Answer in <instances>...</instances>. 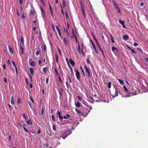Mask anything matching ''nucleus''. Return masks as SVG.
I'll return each instance as SVG.
<instances>
[{"instance_id": "61", "label": "nucleus", "mask_w": 148, "mask_h": 148, "mask_svg": "<svg viewBox=\"0 0 148 148\" xmlns=\"http://www.w3.org/2000/svg\"><path fill=\"white\" fill-rule=\"evenodd\" d=\"M25 80L26 84L27 85H28V80L27 79V78H25Z\"/></svg>"}, {"instance_id": "11", "label": "nucleus", "mask_w": 148, "mask_h": 148, "mask_svg": "<svg viewBox=\"0 0 148 148\" xmlns=\"http://www.w3.org/2000/svg\"><path fill=\"white\" fill-rule=\"evenodd\" d=\"M75 111L77 112L78 114L80 115H82L83 116L84 114L82 112L80 111L79 110H77V109H75Z\"/></svg>"}, {"instance_id": "37", "label": "nucleus", "mask_w": 148, "mask_h": 148, "mask_svg": "<svg viewBox=\"0 0 148 148\" xmlns=\"http://www.w3.org/2000/svg\"><path fill=\"white\" fill-rule=\"evenodd\" d=\"M47 68L46 67H44L43 68V71L44 73H45L46 72Z\"/></svg>"}, {"instance_id": "53", "label": "nucleus", "mask_w": 148, "mask_h": 148, "mask_svg": "<svg viewBox=\"0 0 148 148\" xmlns=\"http://www.w3.org/2000/svg\"><path fill=\"white\" fill-rule=\"evenodd\" d=\"M137 49L138 50L140 51V52H142V53L143 52V50L142 49H140V48H137Z\"/></svg>"}, {"instance_id": "48", "label": "nucleus", "mask_w": 148, "mask_h": 148, "mask_svg": "<svg viewBox=\"0 0 148 148\" xmlns=\"http://www.w3.org/2000/svg\"><path fill=\"white\" fill-rule=\"evenodd\" d=\"M4 81L6 83H7V79L6 78L4 77L3 78Z\"/></svg>"}, {"instance_id": "56", "label": "nucleus", "mask_w": 148, "mask_h": 148, "mask_svg": "<svg viewBox=\"0 0 148 148\" xmlns=\"http://www.w3.org/2000/svg\"><path fill=\"white\" fill-rule=\"evenodd\" d=\"M41 114L42 115H43L44 114V112H43V108H42V110H41Z\"/></svg>"}, {"instance_id": "59", "label": "nucleus", "mask_w": 148, "mask_h": 148, "mask_svg": "<svg viewBox=\"0 0 148 148\" xmlns=\"http://www.w3.org/2000/svg\"><path fill=\"white\" fill-rule=\"evenodd\" d=\"M50 12H51V15L52 16V17H53V12L52 10L50 11Z\"/></svg>"}, {"instance_id": "14", "label": "nucleus", "mask_w": 148, "mask_h": 148, "mask_svg": "<svg viewBox=\"0 0 148 148\" xmlns=\"http://www.w3.org/2000/svg\"><path fill=\"white\" fill-rule=\"evenodd\" d=\"M110 36L111 38V39L112 41V43H114V40L113 38V36H112V35L111 34H110Z\"/></svg>"}, {"instance_id": "58", "label": "nucleus", "mask_w": 148, "mask_h": 148, "mask_svg": "<svg viewBox=\"0 0 148 148\" xmlns=\"http://www.w3.org/2000/svg\"><path fill=\"white\" fill-rule=\"evenodd\" d=\"M34 11H32V10H30V14L32 15H33L34 14Z\"/></svg>"}, {"instance_id": "12", "label": "nucleus", "mask_w": 148, "mask_h": 148, "mask_svg": "<svg viewBox=\"0 0 148 148\" xmlns=\"http://www.w3.org/2000/svg\"><path fill=\"white\" fill-rule=\"evenodd\" d=\"M29 64L30 66L33 67L35 66L36 63L34 61H33L32 62H29Z\"/></svg>"}, {"instance_id": "62", "label": "nucleus", "mask_w": 148, "mask_h": 148, "mask_svg": "<svg viewBox=\"0 0 148 148\" xmlns=\"http://www.w3.org/2000/svg\"><path fill=\"white\" fill-rule=\"evenodd\" d=\"M40 1L42 3V4L43 5L45 4V2L44 0H40Z\"/></svg>"}, {"instance_id": "9", "label": "nucleus", "mask_w": 148, "mask_h": 148, "mask_svg": "<svg viewBox=\"0 0 148 148\" xmlns=\"http://www.w3.org/2000/svg\"><path fill=\"white\" fill-rule=\"evenodd\" d=\"M77 49L78 52L79 54L82 53V49H81V50L80 49V47L79 43H78V44Z\"/></svg>"}, {"instance_id": "1", "label": "nucleus", "mask_w": 148, "mask_h": 148, "mask_svg": "<svg viewBox=\"0 0 148 148\" xmlns=\"http://www.w3.org/2000/svg\"><path fill=\"white\" fill-rule=\"evenodd\" d=\"M120 92L119 88L116 87V86H114L111 91H110L111 95L113 97H114L118 95V93Z\"/></svg>"}, {"instance_id": "24", "label": "nucleus", "mask_w": 148, "mask_h": 148, "mask_svg": "<svg viewBox=\"0 0 148 148\" xmlns=\"http://www.w3.org/2000/svg\"><path fill=\"white\" fill-rule=\"evenodd\" d=\"M119 23L122 25L125 24V21H123L121 20L120 18L119 19Z\"/></svg>"}, {"instance_id": "27", "label": "nucleus", "mask_w": 148, "mask_h": 148, "mask_svg": "<svg viewBox=\"0 0 148 148\" xmlns=\"http://www.w3.org/2000/svg\"><path fill=\"white\" fill-rule=\"evenodd\" d=\"M118 80L121 84H124V82L122 80L119 79Z\"/></svg>"}, {"instance_id": "52", "label": "nucleus", "mask_w": 148, "mask_h": 148, "mask_svg": "<svg viewBox=\"0 0 148 148\" xmlns=\"http://www.w3.org/2000/svg\"><path fill=\"white\" fill-rule=\"evenodd\" d=\"M30 99L31 101H32V102L34 103V101L33 100L32 98L31 97L30 95Z\"/></svg>"}, {"instance_id": "44", "label": "nucleus", "mask_w": 148, "mask_h": 148, "mask_svg": "<svg viewBox=\"0 0 148 148\" xmlns=\"http://www.w3.org/2000/svg\"><path fill=\"white\" fill-rule=\"evenodd\" d=\"M131 52L132 53H136V51H134V50L133 49H131Z\"/></svg>"}, {"instance_id": "55", "label": "nucleus", "mask_w": 148, "mask_h": 148, "mask_svg": "<svg viewBox=\"0 0 148 148\" xmlns=\"http://www.w3.org/2000/svg\"><path fill=\"white\" fill-rule=\"evenodd\" d=\"M16 13H17V15L18 16H19L20 15V13H19V12L18 9H17V10H16Z\"/></svg>"}, {"instance_id": "20", "label": "nucleus", "mask_w": 148, "mask_h": 148, "mask_svg": "<svg viewBox=\"0 0 148 148\" xmlns=\"http://www.w3.org/2000/svg\"><path fill=\"white\" fill-rule=\"evenodd\" d=\"M80 68L81 69V71H82V73L83 74V76L84 77H85V74L84 72V70L83 68H82V66H80Z\"/></svg>"}, {"instance_id": "57", "label": "nucleus", "mask_w": 148, "mask_h": 148, "mask_svg": "<svg viewBox=\"0 0 148 148\" xmlns=\"http://www.w3.org/2000/svg\"><path fill=\"white\" fill-rule=\"evenodd\" d=\"M68 135H66V136H62V138L63 139H65L67 136Z\"/></svg>"}, {"instance_id": "38", "label": "nucleus", "mask_w": 148, "mask_h": 148, "mask_svg": "<svg viewBox=\"0 0 148 148\" xmlns=\"http://www.w3.org/2000/svg\"><path fill=\"white\" fill-rule=\"evenodd\" d=\"M62 3L63 5V7H65V4H66V2L65 0H63L62 1Z\"/></svg>"}, {"instance_id": "21", "label": "nucleus", "mask_w": 148, "mask_h": 148, "mask_svg": "<svg viewBox=\"0 0 148 148\" xmlns=\"http://www.w3.org/2000/svg\"><path fill=\"white\" fill-rule=\"evenodd\" d=\"M55 56L56 62L57 63H58V56L56 53H55Z\"/></svg>"}, {"instance_id": "15", "label": "nucleus", "mask_w": 148, "mask_h": 148, "mask_svg": "<svg viewBox=\"0 0 148 148\" xmlns=\"http://www.w3.org/2000/svg\"><path fill=\"white\" fill-rule=\"evenodd\" d=\"M11 103L12 104H14V97L13 96H12L11 97Z\"/></svg>"}, {"instance_id": "43", "label": "nucleus", "mask_w": 148, "mask_h": 148, "mask_svg": "<svg viewBox=\"0 0 148 148\" xmlns=\"http://www.w3.org/2000/svg\"><path fill=\"white\" fill-rule=\"evenodd\" d=\"M58 79H59V81H60V82L61 84H62V80L61 79V78L60 77V76H59L58 77Z\"/></svg>"}, {"instance_id": "4", "label": "nucleus", "mask_w": 148, "mask_h": 148, "mask_svg": "<svg viewBox=\"0 0 148 148\" xmlns=\"http://www.w3.org/2000/svg\"><path fill=\"white\" fill-rule=\"evenodd\" d=\"M112 3H113V5L115 7V8H116V9L117 10L118 12L119 13H121V10H120V8L116 4V3L115 2V1L114 0H113L112 1Z\"/></svg>"}, {"instance_id": "64", "label": "nucleus", "mask_w": 148, "mask_h": 148, "mask_svg": "<svg viewBox=\"0 0 148 148\" xmlns=\"http://www.w3.org/2000/svg\"><path fill=\"white\" fill-rule=\"evenodd\" d=\"M48 80H49V79L47 78L46 79V83L47 84H48Z\"/></svg>"}, {"instance_id": "13", "label": "nucleus", "mask_w": 148, "mask_h": 148, "mask_svg": "<svg viewBox=\"0 0 148 148\" xmlns=\"http://www.w3.org/2000/svg\"><path fill=\"white\" fill-rule=\"evenodd\" d=\"M26 123L27 124L29 125H30L31 126L33 125L32 121L31 119H30L29 120H28Z\"/></svg>"}, {"instance_id": "33", "label": "nucleus", "mask_w": 148, "mask_h": 148, "mask_svg": "<svg viewBox=\"0 0 148 148\" xmlns=\"http://www.w3.org/2000/svg\"><path fill=\"white\" fill-rule=\"evenodd\" d=\"M52 124L53 125V129L55 131H56V126L54 125L53 123H52Z\"/></svg>"}, {"instance_id": "7", "label": "nucleus", "mask_w": 148, "mask_h": 148, "mask_svg": "<svg viewBox=\"0 0 148 148\" xmlns=\"http://www.w3.org/2000/svg\"><path fill=\"white\" fill-rule=\"evenodd\" d=\"M40 7L41 12L43 15V17L45 18L46 17V13L45 12L41 5H40Z\"/></svg>"}, {"instance_id": "31", "label": "nucleus", "mask_w": 148, "mask_h": 148, "mask_svg": "<svg viewBox=\"0 0 148 148\" xmlns=\"http://www.w3.org/2000/svg\"><path fill=\"white\" fill-rule=\"evenodd\" d=\"M54 71L56 73V74L57 75H58V72L57 69L56 68H54Z\"/></svg>"}, {"instance_id": "17", "label": "nucleus", "mask_w": 148, "mask_h": 148, "mask_svg": "<svg viewBox=\"0 0 148 148\" xmlns=\"http://www.w3.org/2000/svg\"><path fill=\"white\" fill-rule=\"evenodd\" d=\"M8 48L10 52L12 53H13V51L12 49V47L8 45Z\"/></svg>"}, {"instance_id": "30", "label": "nucleus", "mask_w": 148, "mask_h": 148, "mask_svg": "<svg viewBox=\"0 0 148 148\" xmlns=\"http://www.w3.org/2000/svg\"><path fill=\"white\" fill-rule=\"evenodd\" d=\"M134 95V93H128V94L127 96H133Z\"/></svg>"}, {"instance_id": "41", "label": "nucleus", "mask_w": 148, "mask_h": 148, "mask_svg": "<svg viewBox=\"0 0 148 148\" xmlns=\"http://www.w3.org/2000/svg\"><path fill=\"white\" fill-rule=\"evenodd\" d=\"M40 53V51H36V55L37 56H38L39 55Z\"/></svg>"}, {"instance_id": "23", "label": "nucleus", "mask_w": 148, "mask_h": 148, "mask_svg": "<svg viewBox=\"0 0 148 148\" xmlns=\"http://www.w3.org/2000/svg\"><path fill=\"white\" fill-rule=\"evenodd\" d=\"M30 71L31 74H32V75H33L34 73V70L32 68H30Z\"/></svg>"}, {"instance_id": "34", "label": "nucleus", "mask_w": 148, "mask_h": 148, "mask_svg": "<svg viewBox=\"0 0 148 148\" xmlns=\"http://www.w3.org/2000/svg\"><path fill=\"white\" fill-rule=\"evenodd\" d=\"M82 12L84 15V16L85 18H86V14L84 12V10H82Z\"/></svg>"}, {"instance_id": "42", "label": "nucleus", "mask_w": 148, "mask_h": 148, "mask_svg": "<svg viewBox=\"0 0 148 148\" xmlns=\"http://www.w3.org/2000/svg\"><path fill=\"white\" fill-rule=\"evenodd\" d=\"M58 33L59 34V35L61 37V38H62V36H61L60 30H58Z\"/></svg>"}, {"instance_id": "2", "label": "nucleus", "mask_w": 148, "mask_h": 148, "mask_svg": "<svg viewBox=\"0 0 148 148\" xmlns=\"http://www.w3.org/2000/svg\"><path fill=\"white\" fill-rule=\"evenodd\" d=\"M84 69H85V71L87 73L88 75V78L90 77H92V73H91L90 72V71L88 69L87 66L85 65L84 66Z\"/></svg>"}, {"instance_id": "25", "label": "nucleus", "mask_w": 148, "mask_h": 148, "mask_svg": "<svg viewBox=\"0 0 148 148\" xmlns=\"http://www.w3.org/2000/svg\"><path fill=\"white\" fill-rule=\"evenodd\" d=\"M112 49L113 52H114V51H116V50H117V48H116L115 47H114L113 46L112 47Z\"/></svg>"}, {"instance_id": "60", "label": "nucleus", "mask_w": 148, "mask_h": 148, "mask_svg": "<svg viewBox=\"0 0 148 148\" xmlns=\"http://www.w3.org/2000/svg\"><path fill=\"white\" fill-rule=\"evenodd\" d=\"M23 119L25 120H26V118L25 116V113L23 114Z\"/></svg>"}, {"instance_id": "50", "label": "nucleus", "mask_w": 148, "mask_h": 148, "mask_svg": "<svg viewBox=\"0 0 148 148\" xmlns=\"http://www.w3.org/2000/svg\"><path fill=\"white\" fill-rule=\"evenodd\" d=\"M43 49H44V51H45L46 50V45L45 44L44 45Z\"/></svg>"}, {"instance_id": "10", "label": "nucleus", "mask_w": 148, "mask_h": 148, "mask_svg": "<svg viewBox=\"0 0 148 148\" xmlns=\"http://www.w3.org/2000/svg\"><path fill=\"white\" fill-rule=\"evenodd\" d=\"M69 61L70 63L73 66H74L75 65V62L71 59H70Z\"/></svg>"}, {"instance_id": "47", "label": "nucleus", "mask_w": 148, "mask_h": 148, "mask_svg": "<svg viewBox=\"0 0 148 148\" xmlns=\"http://www.w3.org/2000/svg\"><path fill=\"white\" fill-rule=\"evenodd\" d=\"M21 101V99L20 98H18L17 100V103H19Z\"/></svg>"}, {"instance_id": "19", "label": "nucleus", "mask_w": 148, "mask_h": 148, "mask_svg": "<svg viewBox=\"0 0 148 148\" xmlns=\"http://www.w3.org/2000/svg\"><path fill=\"white\" fill-rule=\"evenodd\" d=\"M123 39L124 40H127L129 39V37L127 35H125L123 37Z\"/></svg>"}, {"instance_id": "3", "label": "nucleus", "mask_w": 148, "mask_h": 148, "mask_svg": "<svg viewBox=\"0 0 148 148\" xmlns=\"http://www.w3.org/2000/svg\"><path fill=\"white\" fill-rule=\"evenodd\" d=\"M92 109V107L91 106H88L87 107L84 108L83 109L84 111V112L88 114L90 112V110Z\"/></svg>"}, {"instance_id": "40", "label": "nucleus", "mask_w": 148, "mask_h": 148, "mask_svg": "<svg viewBox=\"0 0 148 148\" xmlns=\"http://www.w3.org/2000/svg\"><path fill=\"white\" fill-rule=\"evenodd\" d=\"M100 51L101 52V54H102V56L104 57H105V55H104V53L103 52V50L102 49L101 50H100Z\"/></svg>"}, {"instance_id": "22", "label": "nucleus", "mask_w": 148, "mask_h": 148, "mask_svg": "<svg viewBox=\"0 0 148 148\" xmlns=\"http://www.w3.org/2000/svg\"><path fill=\"white\" fill-rule=\"evenodd\" d=\"M82 53L83 55H84V52L83 51V49L84 48V46H83V43L82 42Z\"/></svg>"}, {"instance_id": "16", "label": "nucleus", "mask_w": 148, "mask_h": 148, "mask_svg": "<svg viewBox=\"0 0 148 148\" xmlns=\"http://www.w3.org/2000/svg\"><path fill=\"white\" fill-rule=\"evenodd\" d=\"M20 46L21 47V53L22 54H23L24 53V48L22 46V45H20Z\"/></svg>"}, {"instance_id": "5", "label": "nucleus", "mask_w": 148, "mask_h": 148, "mask_svg": "<svg viewBox=\"0 0 148 148\" xmlns=\"http://www.w3.org/2000/svg\"><path fill=\"white\" fill-rule=\"evenodd\" d=\"M75 75L77 78V79L79 80H80V73L78 70L77 69H76L75 70Z\"/></svg>"}, {"instance_id": "32", "label": "nucleus", "mask_w": 148, "mask_h": 148, "mask_svg": "<svg viewBox=\"0 0 148 148\" xmlns=\"http://www.w3.org/2000/svg\"><path fill=\"white\" fill-rule=\"evenodd\" d=\"M80 4L81 6L82 10H84V8L83 7L82 5V2L81 1H80Z\"/></svg>"}, {"instance_id": "39", "label": "nucleus", "mask_w": 148, "mask_h": 148, "mask_svg": "<svg viewBox=\"0 0 148 148\" xmlns=\"http://www.w3.org/2000/svg\"><path fill=\"white\" fill-rule=\"evenodd\" d=\"M51 117L52 118V120L54 122H55V117L52 114L51 115Z\"/></svg>"}, {"instance_id": "28", "label": "nucleus", "mask_w": 148, "mask_h": 148, "mask_svg": "<svg viewBox=\"0 0 148 148\" xmlns=\"http://www.w3.org/2000/svg\"><path fill=\"white\" fill-rule=\"evenodd\" d=\"M23 128L24 130V131L27 133H29V134L31 135V134L27 130L24 126H23Z\"/></svg>"}, {"instance_id": "8", "label": "nucleus", "mask_w": 148, "mask_h": 148, "mask_svg": "<svg viewBox=\"0 0 148 148\" xmlns=\"http://www.w3.org/2000/svg\"><path fill=\"white\" fill-rule=\"evenodd\" d=\"M57 114L58 115V117L60 121H62L63 120V117L61 115L60 112L59 111H58L57 112Z\"/></svg>"}, {"instance_id": "29", "label": "nucleus", "mask_w": 148, "mask_h": 148, "mask_svg": "<svg viewBox=\"0 0 148 148\" xmlns=\"http://www.w3.org/2000/svg\"><path fill=\"white\" fill-rule=\"evenodd\" d=\"M21 41L22 44L24 43V40L22 36H21Z\"/></svg>"}, {"instance_id": "46", "label": "nucleus", "mask_w": 148, "mask_h": 148, "mask_svg": "<svg viewBox=\"0 0 148 148\" xmlns=\"http://www.w3.org/2000/svg\"><path fill=\"white\" fill-rule=\"evenodd\" d=\"M67 77L69 78V82L70 83H71L72 82V81H71V78H70V76H69V75H68L67 76Z\"/></svg>"}, {"instance_id": "35", "label": "nucleus", "mask_w": 148, "mask_h": 148, "mask_svg": "<svg viewBox=\"0 0 148 148\" xmlns=\"http://www.w3.org/2000/svg\"><path fill=\"white\" fill-rule=\"evenodd\" d=\"M111 82H109L108 83V88H111Z\"/></svg>"}, {"instance_id": "45", "label": "nucleus", "mask_w": 148, "mask_h": 148, "mask_svg": "<svg viewBox=\"0 0 148 148\" xmlns=\"http://www.w3.org/2000/svg\"><path fill=\"white\" fill-rule=\"evenodd\" d=\"M86 62L88 64H90V62L89 60V59L88 58H87L86 60Z\"/></svg>"}, {"instance_id": "18", "label": "nucleus", "mask_w": 148, "mask_h": 148, "mask_svg": "<svg viewBox=\"0 0 148 148\" xmlns=\"http://www.w3.org/2000/svg\"><path fill=\"white\" fill-rule=\"evenodd\" d=\"M62 40H63V41L64 42L65 45L66 46L67 44V42L66 41V39L65 38L62 37V38H61Z\"/></svg>"}, {"instance_id": "51", "label": "nucleus", "mask_w": 148, "mask_h": 148, "mask_svg": "<svg viewBox=\"0 0 148 148\" xmlns=\"http://www.w3.org/2000/svg\"><path fill=\"white\" fill-rule=\"evenodd\" d=\"M58 51H59V54L60 55H61V50H60V49L59 48H58Z\"/></svg>"}, {"instance_id": "49", "label": "nucleus", "mask_w": 148, "mask_h": 148, "mask_svg": "<svg viewBox=\"0 0 148 148\" xmlns=\"http://www.w3.org/2000/svg\"><path fill=\"white\" fill-rule=\"evenodd\" d=\"M51 25H52V29H53V31H55V27H54V26L53 24V23L51 24Z\"/></svg>"}, {"instance_id": "63", "label": "nucleus", "mask_w": 148, "mask_h": 148, "mask_svg": "<svg viewBox=\"0 0 148 148\" xmlns=\"http://www.w3.org/2000/svg\"><path fill=\"white\" fill-rule=\"evenodd\" d=\"M70 69L71 73L72 74V75L73 73V69H72V68H70Z\"/></svg>"}, {"instance_id": "26", "label": "nucleus", "mask_w": 148, "mask_h": 148, "mask_svg": "<svg viewBox=\"0 0 148 148\" xmlns=\"http://www.w3.org/2000/svg\"><path fill=\"white\" fill-rule=\"evenodd\" d=\"M75 106L78 107H79L80 106V103L78 101H77L75 104Z\"/></svg>"}, {"instance_id": "36", "label": "nucleus", "mask_w": 148, "mask_h": 148, "mask_svg": "<svg viewBox=\"0 0 148 148\" xmlns=\"http://www.w3.org/2000/svg\"><path fill=\"white\" fill-rule=\"evenodd\" d=\"M123 87L124 89V90L125 91H126L127 92H129V91L128 90L127 88L125 86H124Z\"/></svg>"}, {"instance_id": "54", "label": "nucleus", "mask_w": 148, "mask_h": 148, "mask_svg": "<svg viewBox=\"0 0 148 148\" xmlns=\"http://www.w3.org/2000/svg\"><path fill=\"white\" fill-rule=\"evenodd\" d=\"M19 1L20 4H21L23 3V0H19Z\"/></svg>"}, {"instance_id": "6", "label": "nucleus", "mask_w": 148, "mask_h": 148, "mask_svg": "<svg viewBox=\"0 0 148 148\" xmlns=\"http://www.w3.org/2000/svg\"><path fill=\"white\" fill-rule=\"evenodd\" d=\"M91 41V44H92V46L93 48V49H94L95 50V52H96V53H97V54H98V51L96 48V47L95 45L94 44V43L92 41V40H90Z\"/></svg>"}]
</instances>
